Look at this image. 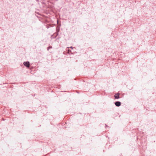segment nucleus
<instances>
[{"instance_id": "nucleus-1", "label": "nucleus", "mask_w": 156, "mask_h": 156, "mask_svg": "<svg viewBox=\"0 0 156 156\" xmlns=\"http://www.w3.org/2000/svg\"><path fill=\"white\" fill-rule=\"evenodd\" d=\"M23 64L27 67H29L30 66V63L28 62H24Z\"/></svg>"}, {"instance_id": "nucleus-2", "label": "nucleus", "mask_w": 156, "mask_h": 156, "mask_svg": "<svg viewBox=\"0 0 156 156\" xmlns=\"http://www.w3.org/2000/svg\"><path fill=\"white\" fill-rule=\"evenodd\" d=\"M119 93H117V94H116L115 95V99H118L119 98Z\"/></svg>"}, {"instance_id": "nucleus-3", "label": "nucleus", "mask_w": 156, "mask_h": 156, "mask_svg": "<svg viewBox=\"0 0 156 156\" xmlns=\"http://www.w3.org/2000/svg\"><path fill=\"white\" fill-rule=\"evenodd\" d=\"M115 104L117 106H119L121 105V103L119 101H116L115 102Z\"/></svg>"}, {"instance_id": "nucleus-4", "label": "nucleus", "mask_w": 156, "mask_h": 156, "mask_svg": "<svg viewBox=\"0 0 156 156\" xmlns=\"http://www.w3.org/2000/svg\"><path fill=\"white\" fill-rule=\"evenodd\" d=\"M67 50L68 51V53H69L70 52V50L69 49Z\"/></svg>"}]
</instances>
